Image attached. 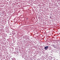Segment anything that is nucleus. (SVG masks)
Here are the masks:
<instances>
[{
	"instance_id": "nucleus-2",
	"label": "nucleus",
	"mask_w": 60,
	"mask_h": 60,
	"mask_svg": "<svg viewBox=\"0 0 60 60\" xmlns=\"http://www.w3.org/2000/svg\"><path fill=\"white\" fill-rule=\"evenodd\" d=\"M49 59H52V57L51 56L49 57Z\"/></svg>"
},
{
	"instance_id": "nucleus-3",
	"label": "nucleus",
	"mask_w": 60,
	"mask_h": 60,
	"mask_svg": "<svg viewBox=\"0 0 60 60\" xmlns=\"http://www.w3.org/2000/svg\"><path fill=\"white\" fill-rule=\"evenodd\" d=\"M27 19H28V18H27Z\"/></svg>"
},
{
	"instance_id": "nucleus-1",
	"label": "nucleus",
	"mask_w": 60,
	"mask_h": 60,
	"mask_svg": "<svg viewBox=\"0 0 60 60\" xmlns=\"http://www.w3.org/2000/svg\"><path fill=\"white\" fill-rule=\"evenodd\" d=\"M49 46H45V50H47L48 49Z\"/></svg>"
}]
</instances>
